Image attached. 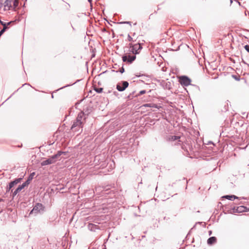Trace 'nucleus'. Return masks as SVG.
I'll list each match as a JSON object with an SVG mask.
<instances>
[{"mask_svg": "<svg viewBox=\"0 0 249 249\" xmlns=\"http://www.w3.org/2000/svg\"><path fill=\"white\" fill-rule=\"evenodd\" d=\"M0 23L3 26L2 29H1L0 31V37L2 36V35L4 33L5 30L8 28L7 25L10 24L11 22H9L7 23L4 22L3 21L0 20Z\"/></svg>", "mask_w": 249, "mask_h": 249, "instance_id": "obj_11", "label": "nucleus"}, {"mask_svg": "<svg viewBox=\"0 0 249 249\" xmlns=\"http://www.w3.org/2000/svg\"><path fill=\"white\" fill-rule=\"evenodd\" d=\"M14 93H13V94H12L10 96H9V98H7V99L5 101V102H6V101L7 100H8L10 98H11V96L13 95V94H14Z\"/></svg>", "mask_w": 249, "mask_h": 249, "instance_id": "obj_40", "label": "nucleus"}, {"mask_svg": "<svg viewBox=\"0 0 249 249\" xmlns=\"http://www.w3.org/2000/svg\"><path fill=\"white\" fill-rule=\"evenodd\" d=\"M13 6L14 8H17L18 6V0H14Z\"/></svg>", "mask_w": 249, "mask_h": 249, "instance_id": "obj_25", "label": "nucleus"}, {"mask_svg": "<svg viewBox=\"0 0 249 249\" xmlns=\"http://www.w3.org/2000/svg\"><path fill=\"white\" fill-rule=\"evenodd\" d=\"M3 201L4 200L3 199L0 198V202H3Z\"/></svg>", "mask_w": 249, "mask_h": 249, "instance_id": "obj_43", "label": "nucleus"}, {"mask_svg": "<svg viewBox=\"0 0 249 249\" xmlns=\"http://www.w3.org/2000/svg\"><path fill=\"white\" fill-rule=\"evenodd\" d=\"M129 86V83L126 81H122L116 85V89L119 91H124Z\"/></svg>", "mask_w": 249, "mask_h": 249, "instance_id": "obj_5", "label": "nucleus"}, {"mask_svg": "<svg viewBox=\"0 0 249 249\" xmlns=\"http://www.w3.org/2000/svg\"><path fill=\"white\" fill-rule=\"evenodd\" d=\"M26 85H27L31 86L29 84L25 83L24 84H23L21 87H23L24 86H25Z\"/></svg>", "mask_w": 249, "mask_h": 249, "instance_id": "obj_37", "label": "nucleus"}, {"mask_svg": "<svg viewBox=\"0 0 249 249\" xmlns=\"http://www.w3.org/2000/svg\"><path fill=\"white\" fill-rule=\"evenodd\" d=\"M180 138V137L178 136H170L169 137V140L171 141H175L179 140Z\"/></svg>", "mask_w": 249, "mask_h": 249, "instance_id": "obj_19", "label": "nucleus"}, {"mask_svg": "<svg viewBox=\"0 0 249 249\" xmlns=\"http://www.w3.org/2000/svg\"><path fill=\"white\" fill-rule=\"evenodd\" d=\"M4 7H8V10H10L12 7L11 4V0H6L4 2Z\"/></svg>", "mask_w": 249, "mask_h": 249, "instance_id": "obj_17", "label": "nucleus"}, {"mask_svg": "<svg viewBox=\"0 0 249 249\" xmlns=\"http://www.w3.org/2000/svg\"><path fill=\"white\" fill-rule=\"evenodd\" d=\"M119 71L120 72H121V73H123L124 72V68L123 67H122L119 70Z\"/></svg>", "mask_w": 249, "mask_h": 249, "instance_id": "obj_31", "label": "nucleus"}, {"mask_svg": "<svg viewBox=\"0 0 249 249\" xmlns=\"http://www.w3.org/2000/svg\"><path fill=\"white\" fill-rule=\"evenodd\" d=\"M191 79L186 75H181L178 77V82L182 87H187L189 85H192L200 90L199 86L191 84Z\"/></svg>", "mask_w": 249, "mask_h": 249, "instance_id": "obj_1", "label": "nucleus"}, {"mask_svg": "<svg viewBox=\"0 0 249 249\" xmlns=\"http://www.w3.org/2000/svg\"><path fill=\"white\" fill-rule=\"evenodd\" d=\"M136 58V55H124L122 56V60L124 62L131 64Z\"/></svg>", "mask_w": 249, "mask_h": 249, "instance_id": "obj_6", "label": "nucleus"}, {"mask_svg": "<svg viewBox=\"0 0 249 249\" xmlns=\"http://www.w3.org/2000/svg\"><path fill=\"white\" fill-rule=\"evenodd\" d=\"M94 89L96 92H97L98 93H100L102 92L103 88H95Z\"/></svg>", "mask_w": 249, "mask_h": 249, "instance_id": "obj_24", "label": "nucleus"}, {"mask_svg": "<svg viewBox=\"0 0 249 249\" xmlns=\"http://www.w3.org/2000/svg\"><path fill=\"white\" fill-rule=\"evenodd\" d=\"M128 40L129 41H134L133 38L128 34Z\"/></svg>", "mask_w": 249, "mask_h": 249, "instance_id": "obj_30", "label": "nucleus"}, {"mask_svg": "<svg viewBox=\"0 0 249 249\" xmlns=\"http://www.w3.org/2000/svg\"><path fill=\"white\" fill-rule=\"evenodd\" d=\"M244 48L246 50V51L249 53V45H246L244 46Z\"/></svg>", "mask_w": 249, "mask_h": 249, "instance_id": "obj_28", "label": "nucleus"}, {"mask_svg": "<svg viewBox=\"0 0 249 249\" xmlns=\"http://www.w3.org/2000/svg\"><path fill=\"white\" fill-rule=\"evenodd\" d=\"M144 107H153L154 106H152V104H146L144 105Z\"/></svg>", "mask_w": 249, "mask_h": 249, "instance_id": "obj_32", "label": "nucleus"}, {"mask_svg": "<svg viewBox=\"0 0 249 249\" xmlns=\"http://www.w3.org/2000/svg\"><path fill=\"white\" fill-rule=\"evenodd\" d=\"M133 36H135V33H133Z\"/></svg>", "mask_w": 249, "mask_h": 249, "instance_id": "obj_51", "label": "nucleus"}, {"mask_svg": "<svg viewBox=\"0 0 249 249\" xmlns=\"http://www.w3.org/2000/svg\"><path fill=\"white\" fill-rule=\"evenodd\" d=\"M30 182L28 181L27 179L24 182H23L22 184L20 185L22 188H24L25 187L28 186L30 184Z\"/></svg>", "mask_w": 249, "mask_h": 249, "instance_id": "obj_23", "label": "nucleus"}, {"mask_svg": "<svg viewBox=\"0 0 249 249\" xmlns=\"http://www.w3.org/2000/svg\"><path fill=\"white\" fill-rule=\"evenodd\" d=\"M245 210H247V211H244V212H249V208H247V207L245 206Z\"/></svg>", "mask_w": 249, "mask_h": 249, "instance_id": "obj_34", "label": "nucleus"}, {"mask_svg": "<svg viewBox=\"0 0 249 249\" xmlns=\"http://www.w3.org/2000/svg\"><path fill=\"white\" fill-rule=\"evenodd\" d=\"M70 5L68 3H66V8L67 10H69Z\"/></svg>", "mask_w": 249, "mask_h": 249, "instance_id": "obj_33", "label": "nucleus"}, {"mask_svg": "<svg viewBox=\"0 0 249 249\" xmlns=\"http://www.w3.org/2000/svg\"><path fill=\"white\" fill-rule=\"evenodd\" d=\"M222 197L226 198L230 200H233L235 199L239 198L238 197L236 196L235 195H233L224 196Z\"/></svg>", "mask_w": 249, "mask_h": 249, "instance_id": "obj_14", "label": "nucleus"}, {"mask_svg": "<svg viewBox=\"0 0 249 249\" xmlns=\"http://www.w3.org/2000/svg\"><path fill=\"white\" fill-rule=\"evenodd\" d=\"M17 146L18 147L20 148V147H21L22 146V144H20V145H17Z\"/></svg>", "mask_w": 249, "mask_h": 249, "instance_id": "obj_38", "label": "nucleus"}, {"mask_svg": "<svg viewBox=\"0 0 249 249\" xmlns=\"http://www.w3.org/2000/svg\"><path fill=\"white\" fill-rule=\"evenodd\" d=\"M212 233V231H209V235H211Z\"/></svg>", "mask_w": 249, "mask_h": 249, "instance_id": "obj_39", "label": "nucleus"}, {"mask_svg": "<svg viewBox=\"0 0 249 249\" xmlns=\"http://www.w3.org/2000/svg\"><path fill=\"white\" fill-rule=\"evenodd\" d=\"M83 125V124H82V123H79L76 121H74L71 126V129L74 132H81Z\"/></svg>", "mask_w": 249, "mask_h": 249, "instance_id": "obj_4", "label": "nucleus"}, {"mask_svg": "<svg viewBox=\"0 0 249 249\" xmlns=\"http://www.w3.org/2000/svg\"><path fill=\"white\" fill-rule=\"evenodd\" d=\"M190 231H189V232H188V234H187V235H189V234H190Z\"/></svg>", "mask_w": 249, "mask_h": 249, "instance_id": "obj_48", "label": "nucleus"}, {"mask_svg": "<svg viewBox=\"0 0 249 249\" xmlns=\"http://www.w3.org/2000/svg\"><path fill=\"white\" fill-rule=\"evenodd\" d=\"M111 91L110 90L108 91V92L110 93Z\"/></svg>", "mask_w": 249, "mask_h": 249, "instance_id": "obj_53", "label": "nucleus"}, {"mask_svg": "<svg viewBox=\"0 0 249 249\" xmlns=\"http://www.w3.org/2000/svg\"><path fill=\"white\" fill-rule=\"evenodd\" d=\"M44 206L41 203H37L30 212V214L36 215L37 213H42L44 212Z\"/></svg>", "mask_w": 249, "mask_h": 249, "instance_id": "obj_2", "label": "nucleus"}, {"mask_svg": "<svg viewBox=\"0 0 249 249\" xmlns=\"http://www.w3.org/2000/svg\"><path fill=\"white\" fill-rule=\"evenodd\" d=\"M146 90H141L139 93L138 94V96H140V95H142L143 94H145L146 93Z\"/></svg>", "mask_w": 249, "mask_h": 249, "instance_id": "obj_26", "label": "nucleus"}, {"mask_svg": "<svg viewBox=\"0 0 249 249\" xmlns=\"http://www.w3.org/2000/svg\"><path fill=\"white\" fill-rule=\"evenodd\" d=\"M35 175V172H33L30 174L29 177H28L27 180L30 182L33 179L34 176Z\"/></svg>", "mask_w": 249, "mask_h": 249, "instance_id": "obj_22", "label": "nucleus"}, {"mask_svg": "<svg viewBox=\"0 0 249 249\" xmlns=\"http://www.w3.org/2000/svg\"><path fill=\"white\" fill-rule=\"evenodd\" d=\"M68 153V152H64L62 151H58L56 153V154L53 155L56 160H57L60 156L62 155H66Z\"/></svg>", "mask_w": 249, "mask_h": 249, "instance_id": "obj_15", "label": "nucleus"}, {"mask_svg": "<svg viewBox=\"0 0 249 249\" xmlns=\"http://www.w3.org/2000/svg\"><path fill=\"white\" fill-rule=\"evenodd\" d=\"M235 1H236V2H237L239 5H240V4H241L240 2H239L238 1H237V0H235Z\"/></svg>", "mask_w": 249, "mask_h": 249, "instance_id": "obj_44", "label": "nucleus"}, {"mask_svg": "<svg viewBox=\"0 0 249 249\" xmlns=\"http://www.w3.org/2000/svg\"><path fill=\"white\" fill-rule=\"evenodd\" d=\"M80 80H77V81H76L74 83H72V84H68V85H66V86H63V87H61V88H60V89H58L56 90V91H57V90H59V89H64V88H66V87H69V86H72V85H73L75 84V83H77V82H79Z\"/></svg>", "mask_w": 249, "mask_h": 249, "instance_id": "obj_20", "label": "nucleus"}, {"mask_svg": "<svg viewBox=\"0 0 249 249\" xmlns=\"http://www.w3.org/2000/svg\"><path fill=\"white\" fill-rule=\"evenodd\" d=\"M22 179V178H16L13 181H11L9 183L8 186H7L6 193L9 192L10 191V190L11 189V188L14 186V185L19 183Z\"/></svg>", "mask_w": 249, "mask_h": 249, "instance_id": "obj_8", "label": "nucleus"}, {"mask_svg": "<svg viewBox=\"0 0 249 249\" xmlns=\"http://www.w3.org/2000/svg\"><path fill=\"white\" fill-rule=\"evenodd\" d=\"M52 98H53V94H52Z\"/></svg>", "mask_w": 249, "mask_h": 249, "instance_id": "obj_52", "label": "nucleus"}, {"mask_svg": "<svg viewBox=\"0 0 249 249\" xmlns=\"http://www.w3.org/2000/svg\"><path fill=\"white\" fill-rule=\"evenodd\" d=\"M88 0L90 3V4L91 5L92 0Z\"/></svg>", "mask_w": 249, "mask_h": 249, "instance_id": "obj_41", "label": "nucleus"}, {"mask_svg": "<svg viewBox=\"0 0 249 249\" xmlns=\"http://www.w3.org/2000/svg\"><path fill=\"white\" fill-rule=\"evenodd\" d=\"M243 62H244V63H245V64H247V65H248V66H249V64H247L245 61H243Z\"/></svg>", "mask_w": 249, "mask_h": 249, "instance_id": "obj_45", "label": "nucleus"}, {"mask_svg": "<svg viewBox=\"0 0 249 249\" xmlns=\"http://www.w3.org/2000/svg\"><path fill=\"white\" fill-rule=\"evenodd\" d=\"M86 116H85L84 113H82L81 111L78 114L77 117L75 121H77L79 123H82V124H84L85 122Z\"/></svg>", "mask_w": 249, "mask_h": 249, "instance_id": "obj_10", "label": "nucleus"}, {"mask_svg": "<svg viewBox=\"0 0 249 249\" xmlns=\"http://www.w3.org/2000/svg\"><path fill=\"white\" fill-rule=\"evenodd\" d=\"M142 43H136L135 44L133 45L132 44H130V47L132 49V52L133 53L135 54V55L137 54H139L140 51L142 49Z\"/></svg>", "mask_w": 249, "mask_h": 249, "instance_id": "obj_3", "label": "nucleus"}, {"mask_svg": "<svg viewBox=\"0 0 249 249\" xmlns=\"http://www.w3.org/2000/svg\"><path fill=\"white\" fill-rule=\"evenodd\" d=\"M236 208L234 207L232 208V210H230L229 212V213H236V212H234V211H236Z\"/></svg>", "mask_w": 249, "mask_h": 249, "instance_id": "obj_29", "label": "nucleus"}, {"mask_svg": "<svg viewBox=\"0 0 249 249\" xmlns=\"http://www.w3.org/2000/svg\"><path fill=\"white\" fill-rule=\"evenodd\" d=\"M56 160L53 155H52L49 157L48 159L42 161L40 164L41 166H45L47 165L51 164L56 162Z\"/></svg>", "mask_w": 249, "mask_h": 249, "instance_id": "obj_7", "label": "nucleus"}, {"mask_svg": "<svg viewBox=\"0 0 249 249\" xmlns=\"http://www.w3.org/2000/svg\"><path fill=\"white\" fill-rule=\"evenodd\" d=\"M245 206H240L237 207L236 209V212L240 213L242 212H244V211H247V210H245Z\"/></svg>", "mask_w": 249, "mask_h": 249, "instance_id": "obj_18", "label": "nucleus"}, {"mask_svg": "<svg viewBox=\"0 0 249 249\" xmlns=\"http://www.w3.org/2000/svg\"><path fill=\"white\" fill-rule=\"evenodd\" d=\"M217 241V238L215 236H212L209 238L207 240V244L208 245L211 246L214 243H215Z\"/></svg>", "mask_w": 249, "mask_h": 249, "instance_id": "obj_13", "label": "nucleus"}, {"mask_svg": "<svg viewBox=\"0 0 249 249\" xmlns=\"http://www.w3.org/2000/svg\"><path fill=\"white\" fill-rule=\"evenodd\" d=\"M135 91H133L132 93H130L128 96H127V98L129 99H131L133 98V97H137L138 96V94H135Z\"/></svg>", "mask_w": 249, "mask_h": 249, "instance_id": "obj_21", "label": "nucleus"}, {"mask_svg": "<svg viewBox=\"0 0 249 249\" xmlns=\"http://www.w3.org/2000/svg\"><path fill=\"white\" fill-rule=\"evenodd\" d=\"M88 229L92 231H95L96 230H99V226L93 223H89L88 225Z\"/></svg>", "mask_w": 249, "mask_h": 249, "instance_id": "obj_12", "label": "nucleus"}, {"mask_svg": "<svg viewBox=\"0 0 249 249\" xmlns=\"http://www.w3.org/2000/svg\"><path fill=\"white\" fill-rule=\"evenodd\" d=\"M190 231H189V232H188V234H187V235H189V234H190Z\"/></svg>", "mask_w": 249, "mask_h": 249, "instance_id": "obj_50", "label": "nucleus"}, {"mask_svg": "<svg viewBox=\"0 0 249 249\" xmlns=\"http://www.w3.org/2000/svg\"><path fill=\"white\" fill-rule=\"evenodd\" d=\"M113 93H114L115 95H116V94H118L116 91H114V92H113Z\"/></svg>", "mask_w": 249, "mask_h": 249, "instance_id": "obj_42", "label": "nucleus"}, {"mask_svg": "<svg viewBox=\"0 0 249 249\" xmlns=\"http://www.w3.org/2000/svg\"><path fill=\"white\" fill-rule=\"evenodd\" d=\"M23 188H22V187L19 185L17 187V188L14 191V192L13 193L12 196L13 198L17 195L18 193L20 192Z\"/></svg>", "mask_w": 249, "mask_h": 249, "instance_id": "obj_16", "label": "nucleus"}, {"mask_svg": "<svg viewBox=\"0 0 249 249\" xmlns=\"http://www.w3.org/2000/svg\"><path fill=\"white\" fill-rule=\"evenodd\" d=\"M190 231H189V232H188V234H187V235H189V234H190Z\"/></svg>", "mask_w": 249, "mask_h": 249, "instance_id": "obj_49", "label": "nucleus"}, {"mask_svg": "<svg viewBox=\"0 0 249 249\" xmlns=\"http://www.w3.org/2000/svg\"><path fill=\"white\" fill-rule=\"evenodd\" d=\"M190 231H189V232H188V234H187V235H189V234H190Z\"/></svg>", "mask_w": 249, "mask_h": 249, "instance_id": "obj_47", "label": "nucleus"}, {"mask_svg": "<svg viewBox=\"0 0 249 249\" xmlns=\"http://www.w3.org/2000/svg\"><path fill=\"white\" fill-rule=\"evenodd\" d=\"M233 77H234V78L236 80H239V78H237L236 76H234V75H233Z\"/></svg>", "mask_w": 249, "mask_h": 249, "instance_id": "obj_36", "label": "nucleus"}, {"mask_svg": "<svg viewBox=\"0 0 249 249\" xmlns=\"http://www.w3.org/2000/svg\"><path fill=\"white\" fill-rule=\"evenodd\" d=\"M92 109L93 107L91 106H86L81 112L84 113L85 116H88L92 111Z\"/></svg>", "mask_w": 249, "mask_h": 249, "instance_id": "obj_9", "label": "nucleus"}, {"mask_svg": "<svg viewBox=\"0 0 249 249\" xmlns=\"http://www.w3.org/2000/svg\"><path fill=\"white\" fill-rule=\"evenodd\" d=\"M152 106H154L153 107L158 108V106L156 104H152Z\"/></svg>", "mask_w": 249, "mask_h": 249, "instance_id": "obj_35", "label": "nucleus"}, {"mask_svg": "<svg viewBox=\"0 0 249 249\" xmlns=\"http://www.w3.org/2000/svg\"><path fill=\"white\" fill-rule=\"evenodd\" d=\"M120 24H128L131 25V22L130 21H122L119 23Z\"/></svg>", "mask_w": 249, "mask_h": 249, "instance_id": "obj_27", "label": "nucleus"}, {"mask_svg": "<svg viewBox=\"0 0 249 249\" xmlns=\"http://www.w3.org/2000/svg\"><path fill=\"white\" fill-rule=\"evenodd\" d=\"M232 2H233L232 0H230L231 4L232 3Z\"/></svg>", "mask_w": 249, "mask_h": 249, "instance_id": "obj_46", "label": "nucleus"}]
</instances>
